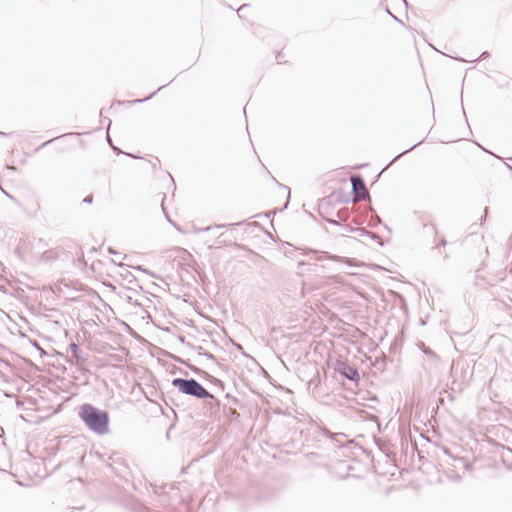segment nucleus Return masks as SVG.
Listing matches in <instances>:
<instances>
[{
	"instance_id": "1",
	"label": "nucleus",
	"mask_w": 512,
	"mask_h": 512,
	"mask_svg": "<svg viewBox=\"0 0 512 512\" xmlns=\"http://www.w3.org/2000/svg\"><path fill=\"white\" fill-rule=\"evenodd\" d=\"M171 385L181 394L203 400L212 413L220 410L221 402L194 378H174Z\"/></svg>"
},
{
	"instance_id": "2",
	"label": "nucleus",
	"mask_w": 512,
	"mask_h": 512,
	"mask_svg": "<svg viewBox=\"0 0 512 512\" xmlns=\"http://www.w3.org/2000/svg\"><path fill=\"white\" fill-rule=\"evenodd\" d=\"M78 417L88 430L96 435H106L110 431V415L107 410L100 409L91 403H84L78 407Z\"/></svg>"
},
{
	"instance_id": "3",
	"label": "nucleus",
	"mask_w": 512,
	"mask_h": 512,
	"mask_svg": "<svg viewBox=\"0 0 512 512\" xmlns=\"http://www.w3.org/2000/svg\"><path fill=\"white\" fill-rule=\"evenodd\" d=\"M473 367L466 360H457L452 363L450 376L452 378V390L459 392L467 387L473 378Z\"/></svg>"
},
{
	"instance_id": "4",
	"label": "nucleus",
	"mask_w": 512,
	"mask_h": 512,
	"mask_svg": "<svg viewBox=\"0 0 512 512\" xmlns=\"http://www.w3.org/2000/svg\"><path fill=\"white\" fill-rule=\"evenodd\" d=\"M334 371L351 382L357 383L360 380L358 368L351 365L347 360H337L334 365Z\"/></svg>"
},
{
	"instance_id": "5",
	"label": "nucleus",
	"mask_w": 512,
	"mask_h": 512,
	"mask_svg": "<svg viewBox=\"0 0 512 512\" xmlns=\"http://www.w3.org/2000/svg\"><path fill=\"white\" fill-rule=\"evenodd\" d=\"M350 180L352 184L351 194L355 195V200H361L365 196L370 197L366 190L365 181L360 175H354Z\"/></svg>"
},
{
	"instance_id": "6",
	"label": "nucleus",
	"mask_w": 512,
	"mask_h": 512,
	"mask_svg": "<svg viewBox=\"0 0 512 512\" xmlns=\"http://www.w3.org/2000/svg\"><path fill=\"white\" fill-rule=\"evenodd\" d=\"M310 253L313 255H317L316 260H319V261H321L323 259H329V260L336 261V262L346 263L349 266H351L352 262L355 261L352 258L342 257V256L331 254L329 252L317 251L314 249H306L304 252V254H306V255H308Z\"/></svg>"
},
{
	"instance_id": "7",
	"label": "nucleus",
	"mask_w": 512,
	"mask_h": 512,
	"mask_svg": "<svg viewBox=\"0 0 512 512\" xmlns=\"http://www.w3.org/2000/svg\"><path fill=\"white\" fill-rule=\"evenodd\" d=\"M70 357L77 365H82L87 362L89 355L85 353L81 347L72 342L69 345Z\"/></svg>"
},
{
	"instance_id": "8",
	"label": "nucleus",
	"mask_w": 512,
	"mask_h": 512,
	"mask_svg": "<svg viewBox=\"0 0 512 512\" xmlns=\"http://www.w3.org/2000/svg\"><path fill=\"white\" fill-rule=\"evenodd\" d=\"M499 453L503 464L508 468H512V449L508 446L500 445Z\"/></svg>"
},
{
	"instance_id": "9",
	"label": "nucleus",
	"mask_w": 512,
	"mask_h": 512,
	"mask_svg": "<svg viewBox=\"0 0 512 512\" xmlns=\"http://www.w3.org/2000/svg\"><path fill=\"white\" fill-rule=\"evenodd\" d=\"M177 361L185 366H187L194 374L200 376L203 378V376L205 375L206 371L192 365L189 363V360H183V359H180L178 358Z\"/></svg>"
},
{
	"instance_id": "10",
	"label": "nucleus",
	"mask_w": 512,
	"mask_h": 512,
	"mask_svg": "<svg viewBox=\"0 0 512 512\" xmlns=\"http://www.w3.org/2000/svg\"><path fill=\"white\" fill-rule=\"evenodd\" d=\"M244 224V221H239L237 223H229V224H215V225H210V226H207V227H204V228H201L200 231L201 232H208L214 228L216 229H222V228H229V227H232V226H235V225H243Z\"/></svg>"
},
{
	"instance_id": "11",
	"label": "nucleus",
	"mask_w": 512,
	"mask_h": 512,
	"mask_svg": "<svg viewBox=\"0 0 512 512\" xmlns=\"http://www.w3.org/2000/svg\"><path fill=\"white\" fill-rule=\"evenodd\" d=\"M443 452L449 457L453 458V455L448 447H443ZM455 461L461 462L465 469H470L471 464L463 457H454Z\"/></svg>"
},
{
	"instance_id": "12",
	"label": "nucleus",
	"mask_w": 512,
	"mask_h": 512,
	"mask_svg": "<svg viewBox=\"0 0 512 512\" xmlns=\"http://www.w3.org/2000/svg\"><path fill=\"white\" fill-rule=\"evenodd\" d=\"M165 199H166V194H165V193H163V194H162V200H161V208H162V211H163V213H164V215H165V217H166L167 221H168L169 223H171V224H172V225H173L177 230H180L179 225H178V224H176L174 221H172V220H171V218H170V216H169V214H168V212H167V209H166V207H165V205H164Z\"/></svg>"
},
{
	"instance_id": "13",
	"label": "nucleus",
	"mask_w": 512,
	"mask_h": 512,
	"mask_svg": "<svg viewBox=\"0 0 512 512\" xmlns=\"http://www.w3.org/2000/svg\"><path fill=\"white\" fill-rule=\"evenodd\" d=\"M203 378L207 381H209L210 383L220 387L221 389H224V382L212 375H210L209 373H205V375L203 376Z\"/></svg>"
},
{
	"instance_id": "14",
	"label": "nucleus",
	"mask_w": 512,
	"mask_h": 512,
	"mask_svg": "<svg viewBox=\"0 0 512 512\" xmlns=\"http://www.w3.org/2000/svg\"><path fill=\"white\" fill-rule=\"evenodd\" d=\"M197 352L199 356H204L207 359L217 363V358L211 352L206 351L202 346L197 347Z\"/></svg>"
},
{
	"instance_id": "15",
	"label": "nucleus",
	"mask_w": 512,
	"mask_h": 512,
	"mask_svg": "<svg viewBox=\"0 0 512 512\" xmlns=\"http://www.w3.org/2000/svg\"><path fill=\"white\" fill-rule=\"evenodd\" d=\"M418 346L424 354L433 358H437V354L430 347H427L423 342H420Z\"/></svg>"
},
{
	"instance_id": "16",
	"label": "nucleus",
	"mask_w": 512,
	"mask_h": 512,
	"mask_svg": "<svg viewBox=\"0 0 512 512\" xmlns=\"http://www.w3.org/2000/svg\"><path fill=\"white\" fill-rule=\"evenodd\" d=\"M131 510L132 512H151L147 507L138 502L131 504Z\"/></svg>"
},
{
	"instance_id": "17",
	"label": "nucleus",
	"mask_w": 512,
	"mask_h": 512,
	"mask_svg": "<svg viewBox=\"0 0 512 512\" xmlns=\"http://www.w3.org/2000/svg\"><path fill=\"white\" fill-rule=\"evenodd\" d=\"M423 141H424V139H423V140H421V141H419L418 143L414 144V145H413V146H411L410 148H408V149L404 150L403 152L399 153L397 156H395V157L392 159V161H391V162H390L386 167H388V166H389L391 163H393L394 161L398 160L402 155H404V154H406V153H408V152L412 151L415 147H417V146H419L420 144H422V143H423Z\"/></svg>"
},
{
	"instance_id": "18",
	"label": "nucleus",
	"mask_w": 512,
	"mask_h": 512,
	"mask_svg": "<svg viewBox=\"0 0 512 512\" xmlns=\"http://www.w3.org/2000/svg\"><path fill=\"white\" fill-rule=\"evenodd\" d=\"M165 86H166V85H162V86H160L156 91L152 92V93H151L150 95H148L147 97H145V98H143V99H135V100L131 101V103H133V104H135V103H143V102H145V101H147V100H150L152 97H154V95H155L158 91L162 90Z\"/></svg>"
},
{
	"instance_id": "19",
	"label": "nucleus",
	"mask_w": 512,
	"mask_h": 512,
	"mask_svg": "<svg viewBox=\"0 0 512 512\" xmlns=\"http://www.w3.org/2000/svg\"><path fill=\"white\" fill-rule=\"evenodd\" d=\"M364 234L370 239L376 241L379 245H383L382 238L378 234L368 231H365Z\"/></svg>"
},
{
	"instance_id": "20",
	"label": "nucleus",
	"mask_w": 512,
	"mask_h": 512,
	"mask_svg": "<svg viewBox=\"0 0 512 512\" xmlns=\"http://www.w3.org/2000/svg\"><path fill=\"white\" fill-rule=\"evenodd\" d=\"M381 224H382V219L375 212H373V214L371 215V218H370V225L375 227V226L381 225Z\"/></svg>"
},
{
	"instance_id": "21",
	"label": "nucleus",
	"mask_w": 512,
	"mask_h": 512,
	"mask_svg": "<svg viewBox=\"0 0 512 512\" xmlns=\"http://www.w3.org/2000/svg\"><path fill=\"white\" fill-rule=\"evenodd\" d=\"M106 140L116 154L122 153V151L117 146H115L114 143L112 142V139H111L109 133H107V135H106Z\"/></svg>"
},
{
	"instance_id": "22",
	"label": "nucleus",
	"mask_w": 512,
	"mask_h": 512,
	"mask_svg": "<svg viewBox=\"0 0 512 512\" xmlns=\"http://www.w3.org/2000/svg\"><path fill=\"white\" fill-rule=\"evenodd\" d=\"M58 138H59V137H55V138H53V139H50V140H48V141H46V142L42 143L40 146H38V147L35 149V151H36V152L40 151L42 148H44V147L48 146L50 143H52L53 141L57 140Z\"/></svg>"
},
{
	"instance_id": "23",
	"label": "nucleus",
	"mask_w": 512,
	"mask_h": 512,
	"mask_svg": "<svg viewBox=\"0 0 512 512\" xmlns=\"http://www.w3.org/2000/svg\"><path fill=\"white\" fill-rule=\"evenodd\" d=\"M489 55L490 54H489L488 51H484V52L481 53V55H480V57L478 59L472 60L471 62L478 63L480 60L488 58Z\"/></svg>"
},
{
	"instance_id": "24",
	"label": "nucleus",
	"mask_w": 512,
	"mask_h": 512,
	"mask_svg": "<svg viewBox=\"0 0 512 512\" xmlns=\"http://www.w3.org/2000/svg\"><path fill=\"white\" fill-rule=\"evenodd\" d=\"M385 10L395 21H397L401 25H404L403 21L401 19H399L397 16H395V14H393L388 7H386Z\"/></svg>"
},
{
	"instance_id": "25",
	"label": "nucleus",
	"mask_w": 512,
	"mask_h": 512,
	"mask_svg": "<svg viewBox=\"0 0 512 512\" xmlns=\"http://www.w3.org/2000/svg\"><path fill=\"white\" fill-rule=\"evenodd\" d=\"M1 191L10 199L12 200L13 202H15L16 204H19L18 200L13 196L11 195L10 193L6 192L4 189H1Z\"/></svg>"
},
{
	"instance_id": "26",
	"label": "nucleus",
	"mask_w": 512,
	"mask_h": 512,
	"mask_svg": "<svg viewBox=\"0 0 512 512\" xmlns=\"http://www.w3.org/2000/svg\"><path fill=\"white\" fill-rule=\"evenodd\" d=\"M83 203L85 204H91L93 202V195H87L83 200Z\"/></svg>"
},
{
	"instance_id": "27",
	"label": "nucleus",
	"mask_w": 512,
	"mask_h": 512,
	"mask_svg": "<svg viewBox=\"0 0 512 512\" xmlns=\"http://www.w3.org/2000/svg\"><path fill=\"white\" fill-rule=\"evenodd\" d=\"M227 242L228 241L225 238V234L224 233L220 234L219 237H218V243L219 244H226Z\"/></svg>"
},
{
	"instance_id": "28",
	"label": "nucleus",
	"mask_w": 512,
	"mask_h": 512,
	"mask_svg": "<svg viewBox=\"0 0 512 512\" xmlns=\"http://www.w3.org/2000/svg\"><path fill=\"white\" fill-rule=\"evenodd\" d=\"M278 184H279V186H281V187H283V188L287 189V191H288L287 202H286V204H285V206H284V208H286V207L288 206V204H289V199H290V188H289V187H287V186H285V185H282V184H280V183H278Z\"/></svg>"
},
{
	"instance_id": "29",
	"label": "nucleus",
	"mask_w": 512,
	"mask_h": 512,
	"mask_svg": "<svg viewBox=\"0 0 512 512\" xmlns=\"http://www.w3.org/2000/svg\"><path fill=\"white\" fill-rule=\"evenodd\" d=\"M247 7H249V4H243V5H241V6L239 7V9L237 10V14H238V16H239L240 18L242 17L241 12H242L245 8H247Z\"/></svg>"
},
{
	"instance_id": "30",
	"label": "nucleus",
	"mask_w": 512,
	"mask_h": 512,
	"mask_svg": "<svg viewBox=\"0 0 512 512\" xmlns=\"http://www.w3.org/2000/svg\"><path fill=\"white\" fill-rule=\"evenodd\" d=\"M326 221H327L329 224H331V225H336V226L340 225V222H339V221H337V220H334V219L327 218V219H326Z\"/></svg>"
},
{
	"instance_id": "31",
	"label": "nucleus",
	"mask_w": 512,
	"mask_h": 512,
	"mask_svg": "<svg viewBox=\"0 0 512 512\" xmlns=\"http://www.w3.org/2000/svg\"><path fill=\"white\" fill-rule=\"evenodd\" d=\"M107 251L109 254L120 255V253L117 252L113 247H108Z\"/></svg>"
},
{
	"instance_id": "32",
	"label": "nucleus",
	"mask_w": 512,
	"mask_h": 512,
	"mask_svg": "<svg viewBox=\"0 0 512 512\" xmlns=\"http://www.w3.org/2000/svg\"><path fill=\"white\" fill-rule=\"evenodd\" d=\"M477 145H478V147H479L480 149H482L483 151H485V152H487V153H489V154H491V155H493V156H495V157H496V155H495V154H493L491 151H489V150L485 149V148H484L483 146H481L480 144H478V143H477ZM497 158L501 160V158H500L499 156H497Z\"/></svg>"
},
{
	"instance_id": "33",
	"label": "nucleus",
	"mask_w": 512,
	"mask_h": 512,
	"mask_svg": "<svg viewBox=\"0 0 512 512\" xmlns=\"http://www.w3.org/2000/svg\"><path fill=\"white\" fill-rule=\"evenodd\" d=\"M446 244H447L446 239H445L444 237H442V238L440 239V245H441V246H446Z\"/></svg>"
},
{
	"instance_id": "34",
	"label": "nucleus",
	"mask_w": 512,
	"mask_h": 512,
	"mask_svg": "<svg viewBox=\"0 0 512 512\" xmlns=\"http://www.w3.org/2000/svg\"><path fill=\"white\" fill-rule=\"evenodd\" d=\"M401 1L404 3V5L407 9L410 7V4L407 0H401Z\"/></svg>"
},
{
	"instance_id": "35",
	"label": "nucleus",
	"mask_w": 512,
	"mask_h": 512,
	"mask_svg": "<svg viewBox=\"0 0 512 512\" xmlns=\"http://www.w3.org/2000/svg\"><path fill=\"white\" fill-rule=\"evenodd\" d=\"M10 134L6 133V132H3V131H0V136H3V137H8Z\"/></svg>"
},
{
	"instance_id": "36",
	"label": "nucleus",
	"mask_w": 512,
	"mask_h": 512,
	"mask_svg": "<svg viewBox=\"0 0 512 512\" xmlns=\"http://www.w3.org/2000/svg\"><path fill=\"white\" fill-rule=\"evenodd\" d=\"M345 230H346V231H353V228H351L350 226L346 225V226H345Z\"/></svg>"
},
{
	"instance_id": "37",
	"label": "nucleus",
	"mask_w": 512,
	"mask_h": 512,
	"mask_svg": "<svg viewBox=\"0 0 512 512\" xmlns=\"http://www.w3.org/2000/svg\"><path fill=\"white\" fill-rule=\"evenodd\" d=\"M504 165H505L509 170H511V171H512V166H511V165H509V164H507V163H505V162H504Z\"/></svg>"
},
{
	"instance_id": "38",
	"label": "nucleus",
	"mask_w": 512,
	"mask_h": 512,
	"mask_svg": "<svg viewBox=\"0 0 512 512\" xmlns=\"http://www.w3.org/2000/svg\"><path fill=\"white\" fill-rule=\"evenodd\" d=\"M430 226L432 227V229H433L435 232H437L436 226H435L434 224H432V223H431V224H430Z\"/></svg>"
},
{
	"instance_id": "39",
	"label": "nucleus",
	"mask_w": 512,
	"mask_h": 512,
	"mask_svg": "<svg viewBox=\"0 0 512 512\" xmlns=\"http://www.w3.org/2000/svg\"><path fill=\"white\" fill-rule=\"evenodd\" d=\"M136 269L140 270V271H143V272H146V270L144 268H142L141 266L137 267Z\"/></svg>"
},
{
	"instance_id": "40",
	"label": "nucleus",
	"mask_w": 512,
	"mask_h": 512,
	"mask_svg": "<svg viewBox=\"0 0 512 512\" xmlns=\"http://www.w3.org/2000/svg\"><path fill=\"white\" fill-rule=\"evenodd\" d=\"M342 201H343V202H345V203H348V202H350V201H351V199L347 198V199H344V200H342Z\"/></svg>"
},
{
	"instance_id": "41",
	"label": "nucleus",
	"mask_w": 512,
	"mask_h": 512,
	"mask_svg": "<svg viewBox=\"0 0 512 512\" xmlns=\"http://www.w3.org/2000/svg\"><path fill=\"white\" fill-rule=\"evenodd\" d=\"M302 265H305V262H303V261L298 262V266H302Z\"/></svg>"
},
{
	"instance_id": "42",
	"label": "nucleus",
	"mask_w": 512,
	"mask_h": 512,
	"mask_svg": "<svg viewBox=\"0 0 512 512\" xmlns=\"http://www.w3.org/2000/svg\"><path fill=\"white\" fill-rule=\"evenodd\" d=\"M68 135H74V133H70V134L65 133V134H64V135H62L61 137L68 136Z\"/></svg>"
},
{
	"instance_id": "43",
	"label": "nucleus",
	"mask_w": 512,
	"mask_h": 512,
	"mask_svg": "<svg viewBox=\"0 0 512 512\" xmlns=\"http://www.w3.org/2000/svg\"><path fill=\"white\" fill-rule=\"evenodd\" d=\"M384 228L387 229L388 231H390V228L384 224Z\"/></svg>"
},
{
	"instance_id": "44",
	"label": "nucleus",
	"mask_w": 512,
	"mask_h": 512,
	"mask_svg": "<svg viewBox=\"0 0 512 512\" xmlns=\"http://www.w3.org/2000/svg\"><path fill=\"white\" fill-rule=\"evenodd\" d=\"M487 211H488V208L486 207V208H485V210H484V213H485L484 215H485V216H486V214H487Z\"/></svg>"
},
{
	"instance_id": "45",
	"label": "nucleus",
	"mask_w": 512,
	"mask_h": 512,
	"mask_svg": "<svg viewBox=\"0 0 512 512\" xmlns=\"http://www.w3.org/2000/svg\"><path fill=\"white\" fill-rule=\"evenodd\" d=\"M276 59H280V53L277 54Z\"/></svg>"
}]
</instances>
